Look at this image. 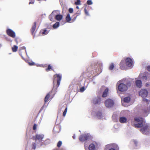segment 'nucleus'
<instances>
[{
    "instance_id": "f257e3e1",
    "label": "nucleus",
    "mask_w": 150,
    "mask_h": 150,
    "mask_svg": "<svg viewBox=\"0 0 150 150\" xmlns=\"http://www.w3.org/2000/svg\"><path fill=\"white\" fill-rule=\"evenodd\" d=\"M134 120V126L136 128H141L140 129L141 132L144 134H147V129L150 125L146 123L143 118H135Z\"/></svg>"
},
{
    "instance_id": "f03ea898",
    "label": "nucleus",
    "mask_w": 150,
    "mask_h": 150,
    "mask_svg": "<svg viewBox=\"0 0 150 150\" xmlns=\"http://www.w3.org/2000/svg\"><path fill=\"white\" fill-rule=\"evenodd\" d=\"M131 84L132 82L130 81L127 79L124 78L119 81L117 82V85L120 91L124 92L126 91L128 88L131 86Z\"/></svg>"
},
{
    "instance_id": "7ed1b4c3",
    "label": "nucleus",
    "mask_w": 150,
    "mask_h": 150,
    "mask_svg": "<svg viewBox=\"0 0 150 150\" xmlns=\"http://www.w3.org/2000/svg\"><path fill=\"white\" fill-rule=\"evenodd\" d=\"M44 136L43 134H37L35 137H33V139L35 140V142L32 143V149H35L36 148L41 146L43 144L42 141Z\"/></svg>"
},
{
    "instance_id": "20e7f679",
    "label": "nucleus",
    "mask_w": 150,
    "mask_h": 150,
    "mask_svg": "<svg viewBox=\"0 0 150 150\" xmlns=\"http://www.w3.org/2000/svg\"><path fill=\"white\" fill-rule=\"evenodd\" d=\"M62 75L60 74H56L54 76L53 83L54 86L56 84L57 88L59 86L62 79Z\"/></svg>"
},
{
    "instance_id": "39448f33",
    "label": "nucleus",
    "mask_w": 150,
    "mask_h": 150,
    "mask_svg": "<svg viewBox=\"0 0 150 150\" xmlns=\"http://www.w3.org/2000/svg\"><path fill=\"white\" fill-rule=\"evenodd\" d=\"M92 137L90 134L86 133L81 135L79 137V139L82 142L87 141L92 139Z\"/></svg>"
},
{
    "instance_id": "423d86ee",
    "label": "nucleus",
    "mask_w": 150,
    "mask_h": 150,
    "mask_svg": "<svg viewBox=\"0 0 150 150\" xmlns=\"http://www.w3.org/2000/svg\"><path fill=\"white\" fill-rule=\"evenodd\" d=\"M105 104L107 108H110L114 105V102L113 100L110 99H108L105 100Z\"/></svg>"
},
{
    "instance_id": "0eeeda50",
    "label": "nucleus",
    "mask_w": 150,
    "mask_h": 150,
    "mask_svg": "<svg viewBox=\"0 0 150 150\" xmlns=\"http://www.w3.org/2000/svg\"><path fill=\"white\" fill-rule=\"evenodd\" d=\"M139 95L142 98L146 97L148 94V92L146 89H142L139 92Z\"/></svg>"
},
{
    "instance_id": "6e6552de",
    "label": "nucleus",
    "mask_w": 150,
    "mask_h": 150,
    "mask_svg": "<svg viewBox=\"0 0 150 150\" xmlns=\"http://www.w3.org/2000/svg\"><path fill=\"white\" fill-rule=\"evenodd\" d=\"M143 81H146L150 80V74L148 72H144L142 77Z\"/></svg>"
},
{
    "instance_id": "1a4fd4ad",
    "label": "nucleus",
    "mask_w": 150,
    "mask_h": 150,
    "mask_svg": "<svg viewBox=\"0 0 150 150\" xmlns=\"http://www.w3.org/2000/svg\"><path fill=\"white\" fill-rule=\"evenodd\" d=\"M112 147H115L116 149H119L118 145L115 144H110L107 145L105 148V150H109Z\"/></svg>"
},
{
    "instance_id": "9d476101",
    "label": "nucleus",
    "mask_w": 150,
    "mask_h": 150,
    "mask_svg": "<svg viewBox=\"0 0 150 150\" xmlns=\"http://www.w3.org/2000/svg\"><path fill=\"white\" fill-rule=\"evenodd\" d=\"M91 114L93 115L96 117L98 119H101L103 117L102 113L100 111H97L96 112L93 111Z\"/></svg>"
},
{
    "instance_id": "9b49d317",
    "label": "nucleus",
    "mask_w": 150,
    "mask_h": 150,
    "mask_svg": "<svg viewBox=\"0 0 150 150\" xmlns=\"http://www.w3.org/2000/svg\"><path fill=\"white\" fill-rule=\"evenodd\" d=\"M126 64L129 67H133V61L130 58L128 57L126 59Z\"/></svg>"
},
{
    "instance_id": "f8f14e48",
    "label": "nucleus",
    "mask_w": 150,
    "mask_h": 150,
    "mask_svg": "<svg viewBox=\"0 0 150 150\" xmlns=\"http://www.w3.org/2000/svg\"><path fill=\"white\" fill-rule=\"evenodd\" d=\"M101 101V98L97 97L95 98L93 100V103L96 105H99Z\"/></svg>"
},
{
    "instance_id": "ddd939ff",
    "label": "nucleus",
    "mask_w": 150,
    "mask_h": 150,
    "mask_svg": "<svg viewBox=\"0 0 150 150\" xmlns=\"http://www.w3.org/2000/svg\"><path fill=\"white\" fill-rule=\"evenodd\" d=\"M7 34L9 36L14 38L15 37L16 34L15 32L12 30L10 29H8L6 30Z\"/></svg>"
},
{
    "instance_id": "4468645a",
    "label": "nucleus",
    "mask_w": 150,
    "mask_h": 150,
    "mask_svg": "<svg viewBox=\"0 0 150 150\" xmlns=\"http://www.w3.org/2000/svg\"><path fill=\"white\" fill-rule=\"evenodd\" d=\"M96 144H97L96 142L91 144L88 147L89 150H96L95 146Z\"/></svg>"
},
{
    "instance_id": "2eb2a0df",
    "label": "nucleus",
    "mask_w": 150,
    "mask_h": 150,
    "mask_svg": "<svg viewBox=\"0 0 150 150\" xmlns=\"http://www.w3.org/2000/svg\"><path fill=\"white\" fill-rule=\"evenodd\" d=\"M136 85L137 87L139 88H140L142 86V81L141 80H137L136 81Z\"/></svg>"
},
{
    "instance_id": "dca6fc26",
    "label": "nucleus",
    "mask_w": 150,
    "mask_h": 150,
    "mask_svg": "<svg viewBox=\"0 0 150 150\" xmlns=\"http://www.w3.org/2000/svg\"><path fill=\"white\" fill-rule=\"evenodd\" d=\"M119 121L121 123H124L127 122V119L125 117H120Z\"/></svg>"
},
{
    "instance_id": "f3484780",
    "label": "nucleus",
    "mask_w": 150,
    "mask_h": 150,
    "mask_svg": "<svg viewBox=\"0 0 150 150\" xmlns=\"http://www.w3.org/2000/svg\"><path fill=\"white\" fill-rule=\"evenodd\" d=\"M62 18L63 16L60 14V13L56 16L55 17V18H54V20H56L58 21H60L62 19Z\"/></svg>"
},
{
    "instance_id": "a211bd4d",
    "label": "nucleus",
    "mask_w": 150,
    "mask_h": 150,
    "mask_svg": "<svg viewBox=\"0 0 150 150\" xmlns=\"http://www.w3.org/2000/svg\"><path fill=\"white\" fill-rule=\"evenodd\" d=\"M108 91L109 89L108 88H106L103 93L102 96L103 97H107L108 92Z\"/></svg>"
},
{
    "instance_id": "6ab92c4d",
    "label": "nucleus",
    "mask_w": 150,
    "mask_h": 150,
    "mask_svg": "<svg viewBox=\"0 0 150 150\" xmlns=\"http://www.w3.org/2000/svg\"><path fill=\"white\" fill-rule=\"evenodd\" d=\"M36 22H35L34 23L32 27V29L31 30V33L32 35H33L34 32L35 31V29L36 27Z\"/></svg>"
},
{
    "instance_id": "aec40b11",
    "label": "nucleus",
    "mask_w": 150,
    "mask_h": 150,
    "mask_svg": "<svg viewBox=\"0 0 150 150\" xmlns=\"http://www.w3.org/2000/svg\"><path fill=\"white\" fill-rule=\"evenodd\" d=\"M54 18H55V15H54V14L52 15V13L49 15V18L50 21L52 22H54L55 21Z\"/></svg>"
},
{
    "instance_id": "412c9836",
    "label": "nucleus",
    "mask_w": 150,
    "mask_h": 150,
    "mask_svg": "<svg viewBox=\"0 0 150 150\" xmlns=\"http://www.w3.org/2000/svg\"><path fill=\"white\" fill-rule=\"evenodd\" d=\"M66 21L67 22L70 23V21L71 20V18L70 17V15L69 13H68L67 14L66 17Z\"/></svg>"
},
{
    "instance_id": "4be33fe9",
    "label": "nucleus",
    "mask_w": 150,
    "mask_h": 150,
    "mask_svg": "<svg viewBox=\"0 0 150 150\" xmlns=\"http://www.w3.org/2000/svg\"><path fill=\"white\" fill-rule=\"evenodd\" d=\"M59 25V23L58 22H56L52 25V27L54 29H56L58 28Z\"/></svg>"
},
{
    "instance_id": "5701e85b",
    "label": "nucleus",
    "mask_w": 150,
    "mask_h": 150,
    "mask_svg": "<svg viewBox=\"0 0 150 150\" xmlns=\"http://www.w3.org/2000/svg\"><path fill=\"white\" fill-rule=\"evenodd\" d=\"M63 107H64L65 108V110H64V111L63 112V116L64 117H65L66 115V114L67 110V106L66 105L64 104L63 105Z\"/></svg>"
},
{
    "instance_id": "b1692460",
    "label": "nucleus",
    "mask_w": 150,
    "mask_h": 150,
    "mask_svg": "<svg viewBox=\"0 0 150 150\" xmlns=\"http://www.w3.org/2000/svg\"><path fill=\"white\" fill-rule=\"evenodd\" d=\"M60 13V11L59 10H56L53 11L52 13V15L54 14L55 15V17L58 14Z\"/></svg>"
},
{
    "instance_id": "393cba45",
    "label": "nucleus",
    "mask_w": 150,
    "mask_h": 150,
    "mask_svg": "<svg viewBox=\"0 0 150 150\" xmlns=\"http://www.w3.org/2000/svg\"><path fill=\"white\" fill-rule=\"evenodd\" d=\"M130 100V98L128 96L124 98V101L125 103H128Z\"/></svg>"
},
{
    "instance_id": "a878e982",
    "label": "nucleus",
    "mask_w": 150,
    "mask_h": 150,
    "mask_svg": "<svg viewBox=\"0 0 150 150\" xmlns=\"http://www.w3.org/2000/svg\"><path fill=\"white\" fill-rule=\"evenodd\" d=\"M41 32H42V34L43 35H47L48 33V32L46 29H44L43 30H42Z\"/></svg>"
},
{
    "instance_id": "bb28decb",
    "label": "nucleus",
    "mask_w": 150,
    "mask_h": 150,
    "mask_svg": "<svg viewBox=\"0 0 150 150\" xmlns=\"http://www.w3.org/2000/svg\"><path fill=\"white\" fill-rule=\"evenodd\" d=\"M50 97V93H48L45 98V103L47 102L48 101V99Z\"/></svg>"
},
{
    "instance_id": "cd10ccee",
    "label": "nucleus",
    "mask_w": 150,
    "mask_h": 150,
    "mask_svg": "<svg viewBox=\"0 0 150 150\" xmlns=\"http://www.w3.org/2000/svg\"><path fill=\"white\" fill-rule=\"evenodd\" d=\"M18 47L16 45H14L13 47H12V51L14 52H16L18 49Z\"/></svg>"
},
{
    "instance_id": "c85d7f7f",
    "label": "nucleus",
    "mask_w": 150,
    "mask_h": 150,
    "mask_svg": "<svg viewBox=\"0 0 150 150\" xmlns=\"http://www.w3.org/2000/svg\"><path fill=\"white\" fill-rule=\"evenodd\" d=\"M50 143V141L49 139L45 140L44 142V144L45 145H47Z\"/></svg>"
},
{
    "instance_id": "c756f323",
    "label": "nucleus",
    "mask_w": 150,
    "mask_h": 150,
    "mask_svg": "<svg viewBox=\"0 0 150 150\" xmlns=\"http://www.w3.org/2000/svg\"><path fill=\"white\" fill-rule=\"evenodd\" d=\"M86 88L85 87L83 86L81 87L80 89V91L81 92H83L86 90Z\"/></svg>"
},
{
    "instance_id": "7c9ffc66",
    "label": "nucleus",
    "mask_w": 150,
    "mask_h": 150,
    "mask_svg": "<svg viewBox=\"0 0 150 150\" xmlns=\"http://www.w3.org/2000/svg\"><path fill=\"white\" fill-rule=\"evenodd\" d=\"M52 69V67L50 64H49L47 68L46 69V70L47 71L50 70Z\"/></svg>"
},
{
    "instance_id": "2f4dec72",
    "label": "nucleus",
    "mask_w": 150,
    "mask_h": 150,
    "mask_svg": "<svg viewBox=\"0 0 150 150\" xmlns=\"http://www.w3.org/2000/svg\"><path fill=\"white\" fill-rule=\"evenodd\" d=\"M62 144V142L61 141H59L57 144V146L59 147L61 146Z\"/></svg>"
},
{
    "instance_id": "473e14b6",
    "label": "nucleus",
    "mask_w": 150,
    "mask_h": 150,
    "mask_svg": "<svg viewBox=\"0 0 150 150\" xmlns=\"http://www.w3.org/2000/svg\"><path fill=\"white\" fill-rule=\"evenodd\" d=\"M114 68V65L113 64H111L109 67V69L110 70H112Z\"/></svg>"
},
{
    "instance_id": "72a5a7b5",
    "label": "nucleus",
    "mask_w": 150,
    "mask_h": 150,
    "mask_svg": "<svg viewBox=\"0 0 150 150\" xmlns=\"http://www.w3.org/2000/svg\"><path fill=\"white\" fill-rule=\"evenodd\" d=\"M87 3L88 5H91L93 4V2L91 0H88L87 1Z\"/></svg>"
},
{
    "instance_id": "f704fd0d",
    "label": "nucleus",
    "mask_w": 150,
    "mask_h": 150,
    "mask_svg": "<svg viewBox=\"0 0 150 150\" xmlns=\"http://www.w3.org/2000/svg\"><path fill=\"white\" fill-rule=\"evenodd\" d=\"M80 0H77L76 1L75 3V4L76 5H79L80 4Z\"/></svg>"
},
{
    "instance_id": "c9c22d12",
    "label": "nucleus",
    "mask_w": 150,
    "mask_h": 150,
    "mask_svg": "<svg viewBox=\"0 0 150 150\" xmlns=\"http://www.w3.org/2000/svg\"><path fill=\"white\" fill-rule=\"evenodd\" d=\"M84 11H85V14L86 15L88 16H89V13H88V11H87V10H86V8H85L84 9Z\"/></svg>"
},
{
    "instance_id": "e433bc0d",
    "label": "nucleus",
    "mask_w": 150,
    "mask_h": 150,
    "mask_svg": "<svg viewBox=\"0 0 150 150\" xmlns=\"http://www.w3.org/2000/svg\"><path fill=\"white\" fill-rule=\"evenodd\" d=\"M69 11L70 13H72L73 11V9L72 8H69Z\"/></svg>"
},
{
    "instance_id": "4c0bfd02",
    "label": "nucleus",
    "mask_w": 150,
    "mask_h": 150,
    "mask_svg": "<svg viewBox=\"0 0 150 150\" xmlns=\"http://www.w3.org/2000/svg\"><path fill=\"white\" fill-rule=\"evenodd\" d=\"M143 100L144 101L146 102L147 103H149V101L147 99L145 98H143Z\"/></svg>"
},
{
    "instance_id": "58836bf2",
    "label": "nucleus",
    "mask_w": 150,
    "mask_h": 150,
    "mask_svg": "<svg viewBox=\"0 0 150 150\" xmlns=\"http://www.w3.org/2000/svg\"><path fill=\"white\" fill-rule=\"evenodd\" d=\"M21 50H25V51L26 53V55L27 56H28V54H27V52H26V47H24V46H23V47H22L21 48Z\"/></svg>"
},
{
    "instance_id": "ea45409f",
    "label": "nucleus",
    "mask_w": 150,
    "mask_h": 150,
    "mask_svg": "<svg viewBox=\"0 0 150 150\" xmlns=\"http://www.w3.org/2000/svg\"><path fill=\"white\" fill-rule=\"evenodd\" d=\"M35 1L34 0H30V2H29V4H33L34 3Z\"/></svg>"
},
{
    "instance_id": "a19ab883",
    "label": "nucleus",
    "mask_w": 150,
    "mask_h": 150,
    "mask_svg": "<svg viewBox=\"0 0 150 150\" xmlns=\"http://www.w3.org/2000/svg\"><path fill=\"white\" fill-rule=\"evenodd\" d=\"M37 125L36 124H34L33 125V129L34 130H35L36 129Z\"/></svg>"
},
{
    "instance_id": "79ce46f5",
    "label": "nucleus",
    "mask_w": 150,
    "mask_h": 150,
    "mask_svg": "<svg viewBox=\"0 0 150 150\" xmlns=\"http://www.w3.org/2000/svg\"><path fill=\"white\" fill-rule=\"evenodd\" d=\"M146 69L149 71H150V65L146 67Z\"/></svg>"
},
{
    "instance_id": "37998d69",
    "label": "nucleus",
    "mask_w": 150,
    "mask_h": 150,
    "mask_svg": "<svg viewBox=\"0 0 150 150\" xmlns=\"http://www.w3.org/2000/svg\"><path fill=\"white\" fill-rule=\"evenodd\" d=\"M28 64L30 66L33 65L35 64V63L34 62H29Z\"/></svg>"
},
{
    "instance_id": "c03bdc74",
    "label": "nucleus",
    "mask_w": 150,
    "mask_h": 150,
    "mask_svg": "<svg viewBox=\"0 0 150 150\" xmlns=\"http://www.w3.org/2000/svg\"><path fill=\"white\" fill-rule=\"evenodd\" d=\"M133 142H134V144L136 145L137 146V140H134L133 141Z\"/></svg>"
},
{
    "instance_id": "a18cd8bd",
    "label": "nucleus",
    "mask_w": 150,
    "mask_h": 150,
    "mask_svg": "<svg viewBox=\"0 0 150 150\" xmlns=\"http://www.w3.org/2000/svg\"><path fill=\"white\" fill-rule=\"evenodd\" d=\"M116 149L115 148V147H112V148L110 149L109 150H116V149Z\"/></svg>"
},
{
    "instance_id": "49530a36",
    "label": "nucleus",
    "mask_w": 150,
    "mask_h": 150,
    "mask_svg": "<svg viewBox=\"0 0 150 150\" xmlns=\"http://www.w3.org/2000/svg\"><path fill=\"white\" fill-rule=\"evenodd\" d=\"M19 54L20 55L21 57H22V59H24V58L22 56V54L21 53V52H19Z\"/></svg>"
},
{
    "instance_id": "de8ad7c7",
    "label": "nucleus",
    "mask_w": 150,
    "mask_h": 150,
    "mask_svg": "<svg viewBox=\"0 0 150 150\" xmlns=\"http://www.w3.org/2000/svg\"><path fill=\"white\" fill-rule=\"evenodd\" d=\"M64 104H65V105H66V104H63V105H62V108H62V111L63 110H64H64H65V108H64V107H63V105H64Z\"/></svg>"
},
{
    "instance_id": "09e8293b",
    "label": "nucleus",
    "mask_w": 150,
    "mask_h": 150,
    "mask_svg": "<svg viewBox=\"0 0 150 150\" xmlns=\"http://www.w3.org/2000/svg\"><path fill=\"white\" fill-rule=\"evenodd\" d=\"M149 84L147 83H146V87H148V86H149Z\"/></svg>"
},
{
    "instance_id": "8fccbe9b",
    "label": "nucleus",
    "mask_w": 150,
    "mask_h": 150,
    "mask_svg": "<svg viewBox=\"0 0 150 150\" xmlns=\"http://www.w3.org/2000/svg\"><path fill=\"white\" fill-rule=\"evenodd\" d=\"M72 138L74 139H75V136H73V137H72Z\"/></svg>"
},
{
    "instance_id": "3c124183",
    "label": "nucleus",
    "mask_w": 150,
    "mask_h": 150,
    "mask_svg": "<svg viewBox=\"0 0 150 150\" xmlns=\"http://www.w3.org/2000/svg\"><path fill=\"white\" fill-rule=\"evenodd\" d=\"M76 8H77V9H79V7L78 6H77L76 7Z\"/></svg>"
},
{
    "instance_id": "603ef678",
    "label": "nucleus",
    "mask_w": 150,
    "mask_h": 150,
    "mask_svg": "<svg viewBox=\"0 0 150 150\" xmlns=\"http://www.w3.org/2000/svg\"><path fill=\"white\" fill-rule=\"evenodd\" d=\"M93 83L94 84H95L96 83V82H93Z\"/></svg>"
},
{
    "instance_id": "864d4df0",
    "label": "nucleus",
    "mask_w": 150,
    "mask_h": 150,
    "mask_svg": "<svg viewBox=\"0 0 150 150\" xmlns=\"http://www.w3.org/2000/svg\"><path fill=\"white\" fill-rule=\"evenodd\" d=\"M147 115V114L146 115H144V116H146Z\"/></svg>"
},
{
    "instance_id": "5fc2aeb1",
    "label": "nucleus",
    "mask_w": 150,
    "mask_h": 150,
    "mask_svg": "<svg viewBox=\"0 0 150 150\" xmlns=\"http://www.w3.org/2000/svg\"><path fill=\"white\" fill-rule=\"evenodd\" d=\"M44 15L45 16H46V14H44L42 15Z\"/></svg>"
},
{
    "instance_id": "6e6d98bb",
    "label": "nucleus",
    "mask_w": 150,
    "mask_h": 150,
    "mask_svg": "<svg viewBox=\"0 0 150 150\" xmlns=\"http://www.w3.org/2000/svg\"><path fill=\"white\" fill-rule=\"evenodd\" d=\"M149 110L150 111V106H149Z\"/></svg>"
},
{
    "instance_id": "4d7b16f0",
    "label": "nucleus",
    "mask_w": 150,
    "mask_h": 150,
    "mask_svg": "<svg viewBox=\"0 0 150 150\" xmlns=\"http://www.w3.org/2000/svg\"><path fill=\"white\" fill-rule=\"evenodd\" d=\"M35 36V35H33V37H34H34Z\"/></svg>"
},
{
    "instance_id": "13d9d810",
    "label": "nucleus",
    "mask_w": 150,
    "mask_h": 150,
    "mask_svg": "<svg viewBox=\"0 0 150 150\" xmlns=\"http://www.w3.org/2000/svg\"><path fill=\"white\" fill-rule=\"evenodd\" d=\"M61 106H62V105H60V107H61Z\"/></svg>"
},
{
    "instance_id": "bf43d9fd",
    "label": "nucleus",
    "mask_w": 150,
    "mask_h": 150,
    "mask_svg": "<svg viewBox=\"0 0 150 150\" xmlns=\"http://www.w3.org/2000/svg\"><path fill=\"white\" fill-rule=\"evenodd\" d=\"M59 127H60L59 128H60V129H61L60 127L59 126Z\"/></svg>"
},
{
    "instance_id": "052dcab7",
    "label": "nucleus",
    "mask_w": 150,
    "mask_h": 150,
    "mask_svg": "<svg viewBox=\"0 0 150 150\" xmlns=\"http://www.w3.org/2000/svg\"><path fill=\"white\" fill-rule=\"evenodd\" d=\"M76 17L75 18V20L76 19Z\"/></svg>"
},
{
    "instance_id": "680f3d73",
    "label": "nucleus",
    "mask_w": 150,
    "mask_h": 150,
    "mask_svg": "<svg viewBox=\"0 0 150 150\" xmlns=\"http://www.w3.org/2000/svg\"><path fill=\"white\" fill-rule=\"evenodd\" d=\"M25 150H27V149H26V148L25 149Z\"/></svg>"
}]
</instances>
